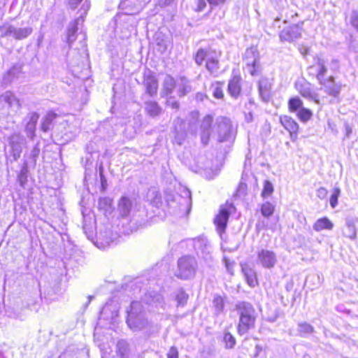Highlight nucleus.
Returning <instances> with one entry per match:
<instances>
[{
  "mask_svg": "<svg viewBox=\"0 0 358 358\" xmlns=\"http://www.w3.org/2000/svg\"><path fill=\"white\" fill-rule=\"evenodd\" d=\"M117 212L122 227L126 228L123 232L136 230L145 221L144 208L136 199L122 196L118 201Z\"/></svg>",
  "mask_w": 358,
  "mask_h": 358,
  "instance_id": "obj_1",
  "label": "nucleus"
},
{
  "mask_svg": "<svg viewBox=\"0 0 358 358\" xmlns=\"http://www.w3.org/2000/svg\"><path fill=\"white\" fill-rule=\"evenodd\" d=\"M127 324L133 331H144L150 334L155 328V324L145 316L142 302L132 301L127 310Z\"/></svg>",
  "mask_w": 358,
  "mask_h": 358,
  "instance_id": "obj_2",
  "label": "nucleus"
},
{
  "mask_svg": "<svg viewBox=\"0 0 358 358\" xmlns=\"http://www.w3.org/2000/svg\"><path fill=\"white\" fill-rule=\"evenodd\" d=\"M235 307L239 316L238 333L242 336L255 327L257 314L254 306L249 302H238Z\"/></svg>",
  "mask_w": 358,
  "mask_h": 358,
  "instance_id": "obj_3",
  "label": "nucleus"
},
{
  "mask_svg": "<svg viewBox=\"0 0 358 358\" xmlns=\"http://www.w3.org/2000/svg\"><path fill=\"white\" fill-rule=\"evenodd\" d=\"M24 144L25 139L19 133H14L8 138L7 144L5 146V156L7 163H13L20 157Z\"/></svg>",
  "mask_w": 358,
  "mask_h": 358,
  "instance_id": "obj_4",
  "label": "nucleus"
},
{
  "mask_svg": "<svg viewBox=\"0 0 358 358\" xmlns=\"http://www.w3.org/2000/svg\"><path fill=\"white\" fill-rule=\"evenodd\" d=\"M198 264L196 259L190 255H185L178 260V269L176 276L182 280L193 278L196 273Z\"/></svg>",
  "mask_w": 358,
  "mask_h": 358,
  "instance_id": "obj_5",
  "label": "nucleus"
},
{
  "mask_svg": "<svg viewBox=\"0 0 358 358\" xmlns=\"http://www.w3.org/2000/svg\"><path fill=\"white\" fill-rule=\"evenodd\" d=\"M180 193L174 196L172 201H168L169 205L171 208L178 207L182 213H188L192 207V194L189 189L185 187H180Z\"/></svg>",
  "mask_w": 358,
  "mask_h": 358,
  "instance_id": "obj_6",
  "label": "nucleus"
},
{
  "mask_svg": "<svg viewBox=\"0 0 358 358\" xmlns=\"http://www.w3.org/2000/svg\"><path fill=\"white\" fill-rule=\"evenodd\" d=\"M213 131L217 133L220 142L230 141L234 138L231 123L228 118H218L213 127Z\"/></svg>",
  "mask_w": 358,
  "mask_h": 358,
  "instance_id": "obj_7",
  "label": "nucleus"
},
{
  "mask_svg": "<svg viewBox=\"0 0 358 358\" xmlns=\"http://www.w3.org/2000/svg\"><path fill=\"white\" fill-rule=\"evenodd\" d=\"M278 262L277 255L273 250L261 248L257 251V264L264 268L271 269Z\"/></svg>",
  "mask_w": 358,
  "mask_h": 358,
  "instance_id": "obj_8",
  "label": "nucleus"
},
{
  "mask_svg": "<svg viewBox=\"0 0 358 358\" xmlns=\"http://www.w3.org/2000/svg\"><path fill=\"white\" fill-rule=\"evenodd\" d=\"M187 242L194 247L198 256L206 261L211 259V246L206 238L199 237L188 240Z\"/></svg>",
  "mask_w": 358,
  "mask_h": 358,
  "instance_id": "obj_9",
  "label": "nucleus"
},
{
  "mask_svg": "<svg viewBox=\"0 0 358 358\" xmlns=\"http://www.w3.org/2000/svg\"><path fill=\"white\" fill-rule=\"evenodd\" d=\"M2 31L1 37L12 36L15 40H22L27 38L33 31L31 27H16L14 25L3 26L0 28Z\"/></svg>",
  "mask_w": 358,
  "mask_h": 358,
  "instance_id": "obj_10",
  "label": "nucleus"
},
{
  "mask_svg": "<svg viewBox=\"0 0 358 358\" xmlns=\"http://www.w3.org/2000/svg\"><path fill=\"white\" fill-rule=\"evenodd\" d=\"M318 83L324 92L334 99H338L342 85L341 83L335 81V78L333 76H330Z\"/></svg>",
  "mask_w": 358,
  "mask_h": 358,
  "instance_id": "obj_11",
  "label": "nucleus"
},
{
  "mask_svg": "<svg viewBox=\"0 0 358 358\" xmlns=\"http://www.w3.org/2000/svg\"><path fill=\"white\" fill-rule=\"evenodd\" d=\"M243 61L248 73L254 76L259 68V53L256 48H248L244 54Z\"/></svg>",
  "mask_w": 358,
  "mask_h": 358,
  "instance_id": "obj_12",
  "label": "nucleus"
},
{
  "mask_svg": "<svg viewBox=\"0 0 358 358\" xmlns=\"http://www.w3.org/2000/svg\"><path fill=\"white\" fill-rule=\"evenodd\" d=\"M234 208L232 204H226L220 207V212L214 220L215 224L220 234L225 231L228 219Z\"/></svg>",
  "mask_w": 358,
  "mask_h": 358,
  "instance_id": "obj_13",
  "label": "nucleus"
},
{
  "mask_svg": "<svg viewBox=\"0 0 358 358\" xmlns=\"http://www.w3.org/2000/svg\"><path fill=\"white\" fill-rule=\"evenodd\" d=\"M310 75L315 76L317 81H320L326 78L325 76L327 73V66L326 60L322 57L317 56L315 58V63L308 69Z\"/></svg>",
  "mask_w": 358,
  "mask_h": 358,
  "instance_id": "obj_14",
  "label": "nucleus"
},
{
  "mask_svg": "<svg viewBox=\"0 0 358 358\" xmlns=\"http://www.w3.org/2000/svg\"><path fill=\"white\" fill-rule=\"evenodd\" d=\"M302 27L299 24H293L283 29L279 34L281 41L292 43L301 37Z\"/></svg>",
  "mask_w": 358,
  "mask_h": 358,
  "instance_id": "obj_15",
  "label": "nucleus"
},
{
  "mask_svg": "<svg viewBox=\"0 0 358 358\" xmlns=\"http://www.w3.org/2000/svg\"><path fill=\"white\" fill-rule=\"evenodd\" d=\"M295 87L303 97L316 103H320L319 94L311 88L309 83L296 82Z\"/></svg>",
  "mask_w": 358,
  "mask_h": 358,
  "instance_id": "obj_16",
  "label": "nucleus"
},
{
  "mask_svg": "<svg viewBox=\"0 0 358 358\" xmlns=\"http://www.w3.org/2000/svg\"><path fill=\"white\" fill-rule=\"evenodd\" d=\"M0 102L7 105L10 113H17L21 108V103L17 96L10 91H6L0 96Z\"/></svg>",
  "mask_w": 358,
  "mask_h": 358,
  "instance_id": "obj_17",
  "label": "nucleus"
},
{
  "mask_svg": "<svg viewBox=\"0 0 358 358\" xmlns=\"http://www.w3.org/2000/svg\"><path fill=\"white\" fill-rule=\"evenodd\" d=\"M142 302L149 306L156 308H164L163 296L155 291H150L145 294Z\"/></svg>",
  "mask_w": 358,
  "mask_h": 358,
  "instance_id": "obj_18",
  "label": "nucleus"
},
{
  "mask_svg": "<svg viewBox=\"0 0 358 358\" xmlns=\"http://www.w3.org/2000/svg\"><path fill=\"white\" fill-rule=\"evenodd\" d=\"M151 0H124L120 3L122 8L127 9V14L133 15L141 10Z\"/></svg>",
  "mask_w": 358,
  "mask_h": 358,
  "instance_id": "obj_19",
  "label": "nucleus"
},
{
  "mask_svg": "<svg viewBox=\"0 0 358 358\" xmlns=\"http://www.w3.org/2000/svg\"><path fill=\"white\" fill-rule=\"evenodd\" d=\"M185 122L180 118L174 120L173 143L181 145L186 138Z\"/></svg>",
  "mask_w": 358,
  "mask_h": 358,
  "instance_id": "obj_20",
  "label": "nucleus"
},
{
  "mask_svg": "<svg viewBox=\"0 0 358 358\" xmlns=\"http://www.w3.org/2000/svg\"><path fill=\"white\" fill-rule=\"evenodd\" d=\"M155 42L157 45V50L161 53L166 52L172 43L170 36L163 33L161 30H159L155 33Z\"/></svg>",
  "mask_w": 358,
  "mask_h": 358,
  "instance_id": "obj_21",
  "label": "nucleus"
},
{
  "mask_svg": "<svg viewBox=\"0 0 358 358\" xmlns=\"http://www.w3.org/2000/svg\"><path fill=\"white\" fill-rule=\"evenodd\" d=\"M143 85L145 87V93L150 97H153L157 95L158 81L155 76L150 73L145 74Z\"/></svg>",
  "mask_w": 358,
  "mask_h": 358,
  "instance_id": "obj_22",
  "label": "nucleus"
},
{
  "mask_svg": "<svg viewBox=\"0 0 358 358\" xmlns=\"http://www.w3.org/2000/svg\"><path fill=\"white\" fill-rule=\"evenodd\" d=\"M280 122L284 128L289 131L292 141L297 137L299 124L290 117L284 115L280 117Z\"/></svg>",
  "mask_w": 358,
  "mask_h": 358,
  "instance_id": "obj_23",
  "label": "nucleus"
},
{
  "mask_svg": "<svg viewBox=\"0 0 358 358\" xmlns=\"http://www.w3.org/2000/svg\"><path fill=\"white\" fill-rule=\"evenodd\" d=\"M213 117L211 115H206L203 119L201 125V139L202 143L206 145L208 143L210 136L211 134V125L213 123Z\"/></svg>",
  "mask_w": 358,
  "mask_h": 358,
  "instance_id": "obj_24",
  "label": "nucleus"
},
{
  "mask_svg": "<svg viewBox=\"0 0 358 358\" xmlns=\"http://www.w3.org/2000/svg\"><path fill=\"white\" fill-rule=\"evenodd\" d=\"M118 238L119 234L117 232L112 231L110 229H106L104 231H100L97 234V238L103 247L113 243Z\"/></svg>",
  "mask_w": 358,
  "mask_h": 358,
  "instance_id": "obj_25",
  "label": "nucleus"
},
{
  "mask_svg": "<svg viewBox=\"0 0 358 358\" xmlns=\"http://www.w3.org/2000/svg\"><path fill=\"white\" fill-rule=\"evenodd\" d=\"M241 78L240 76H234L228 83V93L234 98H237L241 92Z\"/></svg>",
  "mask_w": 358,
  "mask_h": 358,
  "instance_id": "obj_26",
  "label": "nucleus"
},
{
  "mask_svg": "<svg viewBox=\"0 0 358 358\" xmlns=\"http://www.w3.org/2000/svg\"><path fill=\"white\" fill-rule=\"evenodd\" d=\"M259 93L262 99L267 102L271 96V83L267 78H262L258 85Z\"/></svg>",
  "mask_w": 358,
  "mask_h": 358,
  "instance_id": "obj_27",
  "label": "nucleus"
},
{
  "mask_svg": "<svg viewBox=\"0 0 358 358\" xmlns=\"http://www.w3.org/2000/svg\"><path fill=\"white\" fill-rule=\"evenodd\" d=\"M22 66L20 64L13 65L3 76V81L5 84L8 85L11 83L13 80L18 79L20 75L22 73Z\"/></svg>",
  "mask_w": 358,
  "mask_h": 358,
  "instance_id": "obj_28",
  "label": "nucleus"
},
{
  "mask_svg": "<svg viewBox=\"0 0 358 358\" xmlns=\"http://www.w3.org/2000/svg\"><path fill=\"white\" fill-rule=\"evenodd\" d=\"M176 87L177 85L174 78L169 75H166L163 80L161 96L162 97L171 96Z\"/></svg>",
  "mask_w": 358,
  "mask_h": 358,
  "instance_id": "obj_29",
  "label": "nucleus"
},
{
  "mask_svg": "<svg viewBox=\"0 0 358 358\" xmlns=\"http://www.w3.org/2000/svg\"><path fill=\"white\" fill-rule=\"evenodd\" d=\"M80 22H83V13L80 17L70 23L69 25L67 31V43L69 46H71L76 40V35L78 31V24Z\"/></svg>",
  "mask_w": 358,
  "mask_h": 358,
  "instance_id": "obj_30",
  "label": "nucleus"
},
{
  "mask_svg": "<svg viewBox=\"0 0 358 358\" xmlns=\"http://www.w3.org/2000/svg\"><path fill=\"white\" fill-rule=\"evenodd\" d=\"M213 308L214 311V314L216 316H218L224 312L225 307V298L218 295L215 294L213 299Z\"/></svg>",
  "mask_w": 358,
  "mask_h": 358,
  "instance_id": "obj_31",
  "label": "nucleus"
},
{
  "mask_svg": "<svg viewBox=\"0 0 358 358\" xmlns=\"http://www.w3.org/2000/svg\"><path fill=\"white\" fill-rule=\"evenodd\" d=\"M343 234L351 240L356 238L357 229L355 227V221L353 219H348L346 220L345 227L343 229Z\"/></svg>",
  "mask_w": 358,
  "mask_h": 358,
  "instance_id": "obj_32",
  "label": "nucleus"
},
{
  "mask_svg": "<svg viewBox=\"0 0 358 358\" xmlns=\"http://www.w3.org/2000/svg\"><path fill=\"white\" fill-rule=\"evenodd\" d=\"M313 228L317 232L322 230H331L334 228V224L328 217H324L317 220Z\"/></svg>",
  "mask_w": 358,
  "mask_h": 358,
  "instance_id": "obj_33",
  "label": "nucleus"
},
{
  "mask_svg": "<svg viewBox=\"0 0 358 358\" xmlns=\"http://www.w3.org/2000/svg\"><path fill=\"white\" fill-rule=\"evenodd\" d=\"M242 271L248 285L250 287H255L257 285V278L255 271L249 266L242 268Z\"/></svg>",
  "mask_w": 358,
  "mask_h": 358,
  "instance_id": "obj_34",
  "label": "nucleus"
},
{
  "mask_svg": "<svg viewBox=\"0 0 358 358\" xmlns=\"http://www.w3.org/2000/svg\"><path fill=\"white\" fill-rule=\"evenodd\" d=\"M145 110L146 113L152 117L159 115L162 111V108L159 106L157 102L154 101H145Z\"/></svg>",
  "mask_w": 358,
  "mask_h": 358,
  "instance_id": "obj_35",
  "label": "nucleus"
},
{
  "mask_svg": "<svg viewBox=\"0 0 358 358\" xmlns=\"http://www.w3.org/2000/svg\"><path fill=\"white\" fill-rule=\"evenodd\" d=\"M177 92L179 96H183L192 90L189 82L185 78H181L180 82L177 85Z\"/></svg>",
  "mask_w": 358,
  "mask_h": 358,
  "instance_id": "obj_36",
  "label": "nucleus"
},
{
  "mask_svg": "<svg viewBox=\"0 0 358 358\" xmlns=\"http://www.w3.org/2000/svg\"><path fill=\"white\" fill-rule=\"evenodd\" d=\"M129 344L124 340L119 341L117 343V353L120 358H128L129 357Z\"/></svg>",
  "mask_w": 358,
  "mask_h": 358,
  "instance_id": "obj_37",
  "label": "nucleus"
},
{
  "mask_svg": "<svg viewBox=\"0 0 358 358\" xmlns=\"http://www.w3.org/2000/svg\"><path fill=\"white\" fill-rule=\"evenodd\" d=\"M206 67L210 74L214 75L217 73L219 69V62L217 58L208 57L206 62Z\"/></svg>",
  "mask_w": 358,
  "mask_h": 358,
  "instance_id": "obj_38",
  "label": "nucleus"
},
{
  "mask_svg": "<svg viewBox=\"0 0 358 358\" xmlns=\"http://www.w3.org/2000/svg\"><path fill=\"white\" fill-rule=\"evenodd\" d=\"M288 108L292 113L299 111L303 108V101L297 96L292 97L288 101Z\"/></svg>",
  "mask_w": 358,
  "mask_h": 358,
  "instance_id": "obj_39",
  "label": "nucleus"
},
{
  "mask_svg": "<svg viewBox=\"0 0 358 358\" xmlns=\"http://www.w3.org/2000/svg\"><path fill=\"white\" fill-rule=\"evenodd\" d=\"M224 83L221 82H215L211 85L213 95L216 99H222L224 96L222 87Z\"/></svg>",
  "mask_w": 358,
  "mask_h": 358,
  "instance_id": "obj_40",
  "label": "nucleus"
},
{
  "mask_svg": "<svg viewBox=\"0 0 358 358\" xmlns=\"http://www.w3.org/2000/svg\"><path fill=\"white\" fill-rule=\"evenodd\" d=\"M275 207L270 202H265L261 206V213L265 217H269L274 212Z\"/></svg>",
  "mask_w": 358,
  "mask_h": 358,
  "instance_id": "obj_41",
  "label": "nucleus"
},
{
  "mask_svg": "<svg viewBox=\"0 0 358 358\" xmlns=\"http://www.w3.org/2000/svg\"><path fill=\"white\" fill-rule=\"evenodd\" d=\"M298 330L301 336H306L314 331V328L310 324L306 322H303L299 324Z\"/></svg>",
  "mask_w": 358,
  "mask_h": 358,
  "instance_id": "obj_42",
  "label": "nucleus"
},
{
  "mask_svg": "<svg viewBox=\"0 0 358 358\" xmlns=\"http://www.w3.org/2000/svg\"><path fill=\"white\" fill-rule=\"evenodd\" d=\"M312 115V111L303 107L301 108L297 113L298 117L300 119L301 121L304 122L309 120L311 118Z\"/></svg>",
  "mask_w": 358,
  "mask_h": 358,
  "instance_id": "obj_43",
  "label": "nucleus"
},
{
  "mask_svg": "<svg viewBox=\"0 0 358 358\" xmlns=\"http://www.w3.org/2000/svg\"><path fill=\"white\" fill-rule=\"evenodd\" d=\"M341 194V189L339 187H334L333 192L330 196L329 203L332 208H335L338 205V199Z\"/></svg>",
  "mask_w": 358,
  "mask_h": 358,
  "instance_id": "obj_44",
  "label": "nucleus"
},
{
  "mask_svg": "<svg viewBox=\"0 0 358 358\" xmlns=\"http://www.w3.org/2000/svg\"><path fill=\"white\" fill-rule=\"evenodd\" d=\"M210 57L207 55L206 52L203 49H199L195 56V62L198 65H201L204 60L207 61V57Z\"/></svg>",
  "mask_w": 358,
  "mask_h": 358,
  "instance_id": "obj_45",
  "label": "nucleus"
},
{
  "mask_svg": "<svg viewBox=\"0 0 358 358\" xmlns=\"http://www.w3.org/2000/svg\"><path fill=\"white\" fill-rule=\"evenodd\" d=\"M188 299V295L183 291L180 289L178 292L176 294V301L178 303V306H183Z\"/></svg>",
  "mask_w": 358,
  "mask_h": 358,
  "instance_id": "obj_46",
  "label": "nucleus"
},
{
  "mask_svg": "<svg viewBox=\"0 0 358 358\" xmlns=\"http://www.w3.org/2000/svg\"><path fill=\"white\" fill-rule=\"evenodd\" d=\"M273 192V187L271 182L266 180L264 184V188L262 192V196L264 198L270 196Z\"/></svg>",
  "mask_w": 358,
  "mask_h": 358,
  "instance_id": "obj_47",
  "label": "nucleus"
},
{
  "mask_svg": "<svg viewBox=\"0 0 358 358\" xmlns=\"http://www.w3.org/2000/svg\"><path fill=\"white\" fill-rule=\"evenodd\" d=\"M224 341L227 348H233L236 345L235 338L229 332L224 334Z\"/></svg>",
  "mask_w": 358,
  "mask_h": 358,
  "instance_id": "obj_48",
  "label": "nucleus"
},
{
  "mask_svg": "<svg viewBox=\"0 0 358 358\" xmlns=\"http://www.w3.org/2000/svg\"><path fill=\"white\" fill-rule=\"evenodd\" d=\"M36 126V125L33 124L32 123H27L25 126V132L27 136L31 140L35 136Z\"/></svg>",
  "mask_w": 358,
  "mask_h": 358,
  "instance_id": "obj_49",
  "label": "nucleus"
},
{
  "mask_svg": "<svg viewBox=\"0 0 358 358\" xmlns=\"http://www.w3.org/2000/svg\"><path fill=\"white\" fill-rule=\"evenodd\" d=\"M350 22L351 25L358 32V11L352 10L350 16Z\"/></svg>",
  "mask_w": 358,
  "mask_h": 358,
  "instance_id": "obj_50",
  "label": "nucleus"
},
{
  "mask_svg": "<svg viewBox=\"0 0 358 358\" xmlns=\"http://www.w3.org/2000/svg\"><path fill=\"white\" fill-rule=\"evenodd\" d=\"M40 153V148L38 144H36L31 151L29 155V158L31 159V163L35 165L36 162V159Z\"/></svg>",
  "mask_w": 358,
  "mask_h": 358,
  "instance_id": "obj_51",
  "label": "nucleus"
},
{
  "mask_svg": "<svg viewBox=\"0 0 358 358\" xmlns=\"http://www.w3.org/2000/svg\"><path fill=\"white\" fill-rule=\"evenodd\" d=\"M38 118L39 115L37 113L31 112L27 114L25 120H27V123H32L33 124L36 125Z\"/></svg>",
  "mask_w": 358,
  "mask_h": 358,
  "instance_id": "obj_52",
  "label": "nucleus"
},
{
  "mask_svg": "<svg viewBox=\"0 0 358 358\" xmlns=\"http://www.w3.org/2000/svg\"><path fill=\"white\" fill-rule=\"evenodd\" d=\"M111 201L108 198H100L99 200V206L106 210L110 206Z\"/></svg>",
  "mask_w": 358,
  "mask_h": 358,
  "instance_id": "obj_53",
  "label": "nucleus"
},
{
  "mask_svg": "<svg viewBox=\"0 0 358 358\" xmlns=\"http://www.w3.org/2000/svg\"><path fill=\"white\" fill-rule=\"evenodd\" d=\"M223 262L224 263L227 271L229 273L233 274L234 273V262H231L227 257H223Z\"/></svg>",
  "mask_w": 358,
  "mask_h": 358,
  "instance_id": "obj_54",
  "label": "nucleus"
},
{
  "mask_svg": "<svg viewBox=\"0 0 358 358\" xmlns=\"http://www.w3.org/2000/svg\"><path fill=\"white\" fill-rule=\"evenodd\" d=\"M166 105L168 107H171L173 109L178 110L179 108V103L176 100H175L172 96H170L166 102Z\"/></svg>",
  "mask_w": 358,
  "mask_h": 358,
  "instance_id": "obj_55",
  "label": "nucleus"
},
{
  "mask_svg": "<svg viewBox=\"0 0 358 358\" xmlns=\"http://www.w3.org/2000/svg\"><path fill=\"white\" fill-rule=\"evenodd\" d=\"M328 191L325 187H321L317 189V196L320 199H324L327 195Z\"/></svg>",
  "mask_w": 358,
  "mask_h": 358,
  "instance_id": "obj_56",
  "label": "nucleus"
},
{
  "mask_svg": "<svg viewBox=\"0 0 358 358\" xmlns=\"http://www.w3.org/2000/svg\"><path fill=\"white\" fill-rule=\"evenodd\" d=\"M99 176L101 179V191H105L107 187V180L105 176L103 174L102 169H99Z\"/></svg>",
  "mask_w": 358,
  "mask_h": 358,
  "instance_id": "obj_57",
  "label": "nucleus"
},
{
  "mask_svg": "<svg viewBox=\"0 0 358 358\" xmlns=\"http://www.w3.org/2000/svg\"><path fill=\"white\" fill-rule=\"evenodd\" d=\"M167 358H178V349L172 346L168 353H167Z\"/></svg>",
  "mask_w": 358,
  "mask_h": 358,
  "instance_id": "obj_58",
  "label": "nucleus"
},
{
  "mask_svg": "<svg viewBox=\"0 0 358 358\" xmlns=\"http://www.w3.org/2000/svg\"><path fill=\"white\" fill-rule=\"evenodd\" d=\"M330 69L333 72H336L339 69V62L338 59H331L330 63Z\"/></svg>",
  "mask_w": 358,
  "mask_h": 358,
  "instance_id": "obj_59",
  "label": "nucleus"
},
{
  "mask_svg": "<svg viewBox=\"0 0 358 358\" xmlns=\"http://www.w3.org/2000/svg\"><path fill=\"white\" fill-rule=\"evenodd\" d=\"M55 117H56V114L53 112H50L45 116V122H48V124H51Z\"/></svg>",
  "mask_w": 358,
  "mask_h": 358,
  "instance_id": "obj_60",
  "label": "nucleus"
},
{
  "mask_svg": "<svg viewBox=\"0 0 358 358\" xmlns=\"http://www.w3.org/2000/svg\"><path fill=\"white\" fill-rule=\"evenodd\" d=\"M206 6V3L204 0H198L197 2V11H201L204 9V8Z\"/></svg>",
  "mask_w": 358,
  "mask_h": 358,
  "instance_id": "obj_61",
  "label": "nucleus"
},
{
  "mask_svg": "<svg viewBox=\"0 0 358 358\" xmlns=\"http://www.w3.org/2000/svg\"><path fill=\"white\" fill-rule=\"evenodd\" d=\"M211 6H220L224 3L226 0H207Z\"/></svg>",
  "mask_w": 358,
  "mask_h": 358,
  "instance_id": "obj_62",
  "label": "nucleus"
},
{
  "mask_svg": "<svg viewBox=\"0 0 358 358\" xmlns=\"http://www.w3.org/2000/svg\"><path fill=\"white\" fill-rule=\"evenodd\" d=\"M90 8V3L88 0H85L83 6H82V10H83V13L85 15L87 12V10Z\"/></svg>",
  "mask_w": 358,
  "mask_h": 358,
  "instance_id": "obj_63",
  "label": "nucleus"
},
{
  "mask_svg": "<svg viewBox=\"0 0 358 358\" xmlns=\"http://www.w3.org/2000/svg\"><path fill=\"white\" fill-rule=\"evenodd\" d=\"M83 0H69L71 8L75 9Z\"/></svg>",
  "mask_w": 358,
  "mask_h": 358,
  "instance_id": "obj_64",
  "label": "nucleus"
}]
</instances>
